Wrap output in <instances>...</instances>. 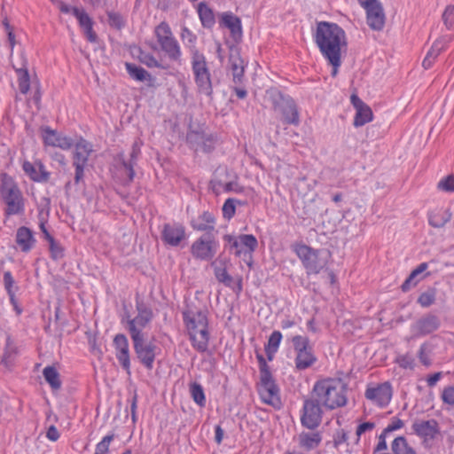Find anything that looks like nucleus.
I'll return each mask as SVG.
<instances>
[{
  "mask_svg": "<svg viewBox=\"0 0 454 454\" xmlns=\"http://www.w3.org/2000/svg\"><path fill=\"white\" fill-rule=\"evenodd\" d=\"M92 153V145L83 138L74 145L73 153V167L74 168V184L78 185L84 180V169L89 157Z\"/></svg>",
  "mask_w": 454,
  "mask_h": 454,
  "instance_id": "obj_16",
  "label": "nucleus"
},
{
  "mask_svg": "<svg viewBox=\"0 0 454 454\" xmlns=\"http://www.w3.org/2000/svg\"><path fill=\"white\" fill-rule=\"evenodd\" d=\"M223 239L226 250L242 258L248 267H252L253 254L258 247L257 239L253 234H225Z\"/></svg>",
  "mask_w": 454,
  "mask_h": 454,
  "instance_id": "obj_7",
  "label": "nucleus"
},
{
  "mask_svg": "<svg viewBox=\"0 0 454 454\" xmlns=\"http://www.w3.org/2000/svg\"><path fill=\"white\" fill-rule=\"evenodd\" d=\"M189 391L193 402L200 407H205L206 395L202 386L196 381L192 382L189 385Z\"/></svg>",
  "mask_w": 454,
  "mask_h": 454,
  "instance_id": "obj_44",
  "label": "nucleus"
},
{
  "mask_svg": "<svg viewBox=\"0 0 454 454\" xmlns=\"http://www.w3.org/2000/svg\"><path fill=\"white\" fill-rule=\"evenodd\" d=\"M154 36L157 44L165 56L172 62L182 65L181 46L174 36L169 25L166 21L160 22L154 28Z\"/></svg>",
  "mask_w": 454,
  "mask_h": 454,
  "instance_id": "obj_9",
  "label": "nucleus"
},
{
  "mask_svg": "<svg viewBox=\"0 0 454 454\" xmlns=\"http://www.w3.org/2000/svg\"><path fill=\"white\" fill-rule=\"evenodd\" d=\"M419 278V276L412 270L404 282L401 286V289L403 293L410 291L412 287H415L426 276Z\"/></svg>",
  "mask_w": 454,
  "mask_h": 454,
  "instance_id": "obj_50",
  "label": "nucleus"
},
{
  "mask_svg": "<svg viewBox=\"0 0 454 454\" xmlns=\"http://www.w3.org/2000/svg\"><path fill=\"white\" fill-rule=\"evenodd\" d=\"M451 217L452 213L450 208H439L429 211L427 214L429 225L436 229L443 228L451 220Z\"/></svg>",
  "mask_w": 454,
  "mask_h": 454,
  "instance_id": "obj_32",
  "label": "nucleus"
},
{
  "mask_svg": "<svg viewBox=\"0 0 454 454\" xmlns=\"http://www.w3.org/2000/svg\"><path fill=\"white\" fill-rule=\"evenodd\" d=\"M313 38L324 58L341 55V48L347 47L346 33L336 23L318 22Z\"/></svg>",
  "mask_w": 454,
  "mask_h": 454,
  "instance_id": "obj_1",
  "label": "nucleus"
},
{
  "mask_svg": "<svg viewBox=\"0 0 454 454\" xmlns=\"http://www.w3.org/2000/svg\"><path fill=\"white\" fill-rule=\"evenodd\" d=\"M435 299L436 290L434 288H428L427 291L419 294L417 302L422 308H428L435 302Z\"/></svg>",
  "mask_w": 454,
  "mask_h": 454,
  "instance_id": "obj_48",
  "label": "nucleus"
},
{
  "mask_svg": "<svg viewBox=\"0 0 454 454\" xmlns=\"http://www.w3.org/2000/svg\"><path fill=\"white\" fill-rule=\"evenodd\" d=\"M18 74V84L20 93L27 94L30 88V78L27 68L16 70Z\"/></svg>",
  "mask_w": 454,
  "mask_h": 454,
  "instance_id": "obj_47",
  "label": "nucleus"
},
{
  "mask_svg": "<svg viewBox=\"0 0 454 454\" xmlns=\"http://www.w3.org/2000/svg\"><path fill=\"white\" fill-rule=\"evenodd\" d=\"M322 407L324 406L319 400L310 393V396L305 398L303 402L301 414V426L310 430L318 427L323 419Z\"/></svg>",
  "mask_w": 454,
  "mask_h": 454,
  "instance_id": "obj_15",
  "label": "nucleus"
},
{
  "mask_svg": "<svg viewBox=\"0 0 454 454\" xmlns=\"http://www.w3.org/2000/svg\"><path fill=\"white\" fill-rule=\"evenodd\" d=\"M49 250L51 253V257L55 261L63 258L65 255L64 248L57 240L49 245Z\"/></svg>",
  "mask_w": 454,
  "mask_h": 454,
  "instance_id": "obj_56",
  "label": "nucleus"
},
{
  "mask_svg": "<svg viewBox=\"0 0 454 454\" xmlns=\"http://www.w3.org/2000/svg\"><path fill=\"white\" fill-rule=\"evenodd\" d=\"M183 320L193 348L200 353L206 352L209 342L207 311L200 309L197 311L185 310L183 312Z\"/></svg>",
  "mask_w": 454,
  "mask_h": 454,
  "instance_id": "obj_3",
  "label": "nucleus"
},
{
  "mask_svg": "<svg viewBox=\"0 0 454 454\" xmlns=\"http://www.w3.org/2000/svg\"><path fill=\"white\" fill-rule=\"evenodd\" d=\"M268 94L274 111L281 114L282 122L287 125L298 126L300 124V113L293 98L278 90H272Z\"/></svg>",
  "mask_w": 454,
  "mask_h": 454,
  "instance_id": "obj_10",
  "label": "nucleus"
},
{
  "mask_svg": "<svg viewBox=\"0 0 454 454\" xmlns=\"http://www.w3.org/2000/svg\"><path fill=\"white\" fill-rule=\"evenodd\" d=\"M372 120V111L368 106H365L356 110L353 124L355 127H361L370 122Z\"/></svg>",
  "mask_w": 454,
  "mask_h": 454,
  "instance_id": "obj_46",
  "label": "nucleus"
},
{
  "mask_svg": "<svg viewBox=\"0 0 454 454\" xmlns=\"http://www.w3.org/2000/svg\"><path fill=\"white\" fill-rule=\"evenodd\" d=\"M43 144L47 146L59 147L62 150H69L74 146V140L50 127L43 129L42 135Z\"/></svg>",
  "mask_w": 454,
  "mask_h": 454,
  "instance_id": "obj_23",
  "label": "nucleus"
},
{
  "mask_svg": "<svg viewBox=\"0 0 454 454\" xmlns=\"http://www.w3.org/2000/svg\"><path fill=\"white\" fill-rule=\"evenodd\" d=\"M19 355V348L10 334H7L1 364L5 367L13 365Z\"/></svg>",
  "mask_w": 454,
  "mask_h": 454,
  "instance_id": "obj_34",
  "label": "nucleus"
},
{
  "mask_svg": "<svg viewBox=\"0 0 454 454\" xmlns=\"http://www.w3.org/2000/svg\"><path fill=\"white\" fill-rule=\"evenodd\" d=\"M347 384L340 378H325L315 382L311 394L327 409L334 410L347 404Z\"/></svg>",
  "mask_w": 454,
  "mask_h": 454,
  "instance_id": "obj_2",
  "label": "nucleus"
},
{
  "mask_svg": "<svg viewBox=\"0 0 454 454\" xmlns=\"http://www.w3.org/2000/svg\"><path fill=\"white\" fill-rule=\"evenodd\" d=\"M219 26L230 30L231 36L235 42L242 38L241 20L231 12H223L219 20Z\"/></svg>",
  "mask_w": 454,
  "mask_h": 454,
  "instance_id": "obj_25",
  "label": "nucleus"
},
{
  "mask_svg": "<svg viewBox=\"0 0 454 454\" xmlns=\"http://www.w3.org/2000/svg\"><path fill=\"white\" fill-rule=\"evenodd\" d=\"M452 36L450 35H442L439 39H437L431 49L427 53L422 66L425 69H429L439 54L446 48V46L451 42Z\"/></svg>",
  "mask_w": 454,
  "mask_h": 454,
  "instance_id": "obj_29",
  "label": "nucleus"
},
{
  "mask_svg": "<svg viewBox=\"0 0 454 454\" xmlns=\"http://www.w3.org/2000/svg\"><path fill=\"white\" fill-rule=\"evenodd\" d=\"M374 427H375V423L371 422V421L364 422V423H361L360 425H358V427H356V443L359 442L360 437L363 434H364L367 431H372Z\"/></svg>",
  "mask_w": 454,
  "mask_h": 454,
  "instance_id": "obj_61",
  "label": "nucleus"
},
{
  "mask_svg": "<svg viewBox=\"0 0 454 454\" xmlns=\"http://www.w3.org/2000/svg\"><path fill=\"white\" fill-rule=\"evenodd\" d=\"M229 62L232 73L233 82L237 85L241 84L243 82L245 68L243 60L239 56L238 50L231 49Z\"/></svg>",
  "mask_w": 454,
  "mask_h": 454,
  "instance_id": "obj_31",
  "label": "nucleus"
},
{
  "mask_svg": "<svg viewBox=\"0 0 454 454\" xmlns=\"http://www.w3.org/2000/svg\"><path fill=\"white\" fill-rule=\"evenodd\" d=\"M396 363L399 364L401 368L403 369H413L414 367V358L408 354L399 356L396 358Z\"/></svg>",
  "mask_w": 454,
  "mask_h": 454,
  "instance_id": "obj_60",
  "label": "nucleus"
},
{
  "mask_svg": "<svg viewBox=\"0 0 454 454\" xmlns=\"http://www.w3.org/2000/svg\"><path fill=\"white\" fill-rule=\"evenodd\" d=\"M113 346L115 349L116 359L118 360L121 367L128 375H130V352L127 336L123 333H117L114 337Z\"/></svg>",
  "mask_w": 454,
  "mask_h": 454,
  "instance_id": "obj_21",
  "label": "nucleus"
},
{
  "mask_svg": "<svg viewBox=\"0 0 454 454\" xmlns=\"http://www.w3.org/2000/svg\"><path fill=\"white\" fill-rule=\"evenodd\" d=\"M125 68L129 75L135 81L151 82L153 79L150 73L136 64L127 62L125 63Z\"/></svg>",
  "mask_w": 454,
  "mask_h": 454,
  "instance_id": "obj_39",
  "label": "nucleus"
},
{
  "mask_svg": "<svg viewBox=\"0 0 454 454\" xmlns=\"http://www.w3.org/2000/svg\"><path fill=\"white\" fill-rule=\"evenodd\" d=\"M223 217L231 220L236 214V199H227L222 207Z\"/></svg>",
  "mask_w": 454,
  "mask_h": 454,
  "instance_id": "obj_51",
  "label": "nucleus"
},
{
  "mask_svg": "<svg viewBox=\"0 0 454 454\" xmlns=\"http://www.w3.org/2000/svg\"><path fill=\"white\" fill-rule=\"evenodd\" d=\"M204 224V225H212L215 228V218L214 215L208 211L203 212L196 220H192L191 222V226L193 228V225L196 224Z\"/></svg>",
  "mask_w": 454,
  "mask_h": 454,
  "instance_id": "obj_53",
  "label": "nucleus"
},
{
  "mask_svg": "<svg viewBox=\"0 0 454 454\" xmlns=\"http://www.w3.org/2000/svg\"><path fill=\"white\" fill-rule=\"evenodd\" d=\"M195 53L191 55V65L194 82L198 87L200 93L209 98L213 96V86L211 81V74L205 55L200 51H194Z\"/></svg>",
  "mask_w": 454,
  "mask_h": 454,
  "instance_id": "obj_11",
  "label": "nucleus"
},
{
  "mask_svg": "<svg viewBox=\"0 0 454 454\" xmlns=\"http://www.w3.org/2000/svg\"><path fill=\"white\" fill-rule=\"evenodd\" d=\"M193 230L205 231L191 247L192 256L200 261H211L216 254L219 242L216 240L217 231L212 225L196 224Z\"/></svg>",
  "mask_w": 454,
  "mask_h": 454,
  "instance_id": "obj_6",
  "label": "nucleus"
},
{
  "mask_svg": "<svg viewBox=\"0 0 454 454\" xmlns=\"http://www.w3.org/2000/svg\"><path fill=\"white\" fill-rule=\"evenodd\" d=\"M136 310L137 312L135 317H131L129 311H125L121 317V324L125 325L130 338L145 337L143 329H145L153 319V311L152 308L145 303L138 294L135 297Z\"/></svg>",
  "mask_w": 454,
  "mask_h": 454,
  "instance_id": "obj_4",
  "label": "nucleus"
},
{
  "mask_svg": "<svg viewBox=\"0 0 454 454\" xmlns=\"http://www.w3.org/2000/svg\"><path fill=\"white\" fill-rule=\"evenodd\" d=\"M392 395L393 388L388 381L377 385H368L364 392L365 398L380 408L387 407Z\"/></svg>",
  "mask_w": 454,
  "mask_h": 454,
  "instance_id": "obj_18",
  "label": "nucleus"
},
{
  "mask_svg": "<svg viewBox=\"0 0 454 454\" xmlns=\"http://www.w3.org/2000/svg\"><path fill=\"white\" fill-rule=\"evenodd\" d=\"M77 20L80 28L90 43H98V35L93 29L94 21L83 8L74 7L71 12Z\"/></svg>",
  "mask_w": 454,
  "mask_h": 454,
  "instance_id": "obj_24",
  "label": "nucleus"
},
{
  "mask_svg": "<svg viewBox=\"0 0 454 454\" xmlns=\"http://www.w3.org/2000/svg\"><path fill=\"white\" fill-rule=\"evenodd\" d=\"M160 239L166 246L184 247L187 239L184 225L177 222L164 223L160 231Z\"/></svg>",
  "mask_w": 454,
  "mask_h": 454,
  "instance_id": "obj_17",
  "label": "nucleus"
},
{
  "mask_svg": "<svg viewBox=\"0 0 454 454\" xmlns=\"http://www.w3.org/2000/svg\"><path fill=\"white\" fill-rule=\"evenodd\" d=\"M442 20L448 29H452L454 27V5H448L443 13Z\"/></svg>",
  "mask_w": 454,
  "mask_h": 454,
  "instance_id": "obj_55",
  "label": "nucleus"
},
{
  "mask_svg": "<svg viewBox=\"0 0 454 454\" xmlns=\"http://www.w3.org/2000/svg\"><path fill=\"white\" fill-rule=\"evenodd\" d=\"M255 356L259 364L260 372V383L257 387L260 397L264 403L274 407L279 406L281 403L279 387L272 376L270 368L261 353L256 352Z\"/></svg>",
  "mask_w": 454,
  "mask_h": 454,
  "instance_id": "obj_5",
  "label": "nucleus"
},
{
  "mask_svg": "<svg viewBox=\"0 0 454 454\" xmlns=\"http://www.w3.org/2000/svg\"><path fill=\"white\" fill-rule=\"evenodd\" d=\"M294 252L309 275L318 274L326 264V262L320 257V250L314 249L305 244L296 245Z\"/></svg>",
  "mask_w": 454,
  "mask_h": 454,
  "instance_id": "obj_14",
  "label": "nucleus"
},
{
  "mask_svg": "<svg viewBox=\"0 0 454 454\" xmlns=\"http://www.w3.org/2000/svg\"><path fill=\"white\" fill-rule=\"evenodd\" d=\"M217 263L223 265V262L222 260H215L211 263V266L214 268L215 278L226 286H231L233 280L231 276L227 272L224 267L218 266Z\"/></svg>",
  "mask_w": 454,
  "mask_h": 454,
  "instance_id": "obj_42",
  "label": "nucleus"
},
{
  "mask_svg": "<svg viewBox=\"0 0 454 454\" xmlns=\"http://www.w3.org/2000/svg\"><path fill=\"white\" fill-rule=\"evenodd\" d=\"M441 397L444 403L454 406V386L444 387Z\"/></svg>",
  "mask_w": 454,
  "mask_h": 454,
  "instance_id": "obj_59",
  "label": "nucleus"
},
{
  "mask_svg": "<svg viewBox=\"0 0 454 454\" xmlns=\"http://www.w3.org/2000/svg\"><path fill=\"white\" fill-rule=\"evenodd\" d=\"M186 142L195 152L210 153L215 150L218 137L216 134L207 133L202 128L190 129L186 134Z\"/></svg>",
  "mask_w": 454,
  "mask_h": 454,
  "instance_id": "obj_13",
  "label": "nucleus"
},
{
  "mask_svg": "<svg viewBox=\"0 0 454 454\" xmlns=\"http://www.w3.org/2000/svg\"><path fill=\"white\" fill-rule=\"evenodd\" d=\"M348 440V433L344 429H339L337 430L333 437V446L335 449H339L340 445L347 442Z\"/></svg>",
  "mask_w": 454,
  "mask_h": 454,
  "instance_id": "obj_57",
  "label": "nucleus"
},
{
  "mask_svg": "<svg viewBox=\"0 0 454 454\" xmlns=\"http://www.w3.org/2000/svg\"><path fill=\"white\" fill-rule=\"evenodd\" d=\"M316 362L317 356L314 354L313 348L296 352L294 363L298 371H304L311 367Z\"/></svg>",
  "mask_w": 454,
  "mask_h": 454,
  "instance_id": "obj_35",
  "label": "nucleus"
},
{
  "mask_svg": "<svg viewBox=\"0 0 454 454\" xmlns=\"http://www.w3.org/2000/svg\"><path fill=\"white\" fill-rule=\"evenodd\" d=\"M325 59L328 61L329 65H331L333 67L332 75L335 76L338 73L339 67L341 66V55L326 57Z\"/></svg>",
  "mask_w": 454,
  "mask_h": 454,
  "instance_id": "obj_62",
  "label": "nucleus"
},
{
  "mask_svg": "<svg viewBox=\"0 0 454 454\" xmlns=\"http://www.w3.org/2000/svg\"><path fill=\"white\" fill-rule=\"evenodd\" d=\"M283 335L279 331H273L270 335L267 343L264 346V350L268 361L274 359L275 354L278 352Z\"/></svg>",
  "mask_w": 454,
  "mask_h": 454,
  "instance_id": "obj_37",
  "label": "nucleus"
},
{
  "mask_svg": "<svg viewBox=\"0 0 454 454\" xmlns=\"http://www.w3.org/2000/svg\"><path fill=\"white\" fill-rule=\"evenodd\" d=\"M438 188L442 191L452 192H454V176L450 175L445 178L442 179L438 183Z\"/></svg>",
  "mask_w": 454,
  "mask_h": 454,
  "instance_id": "obj_58",
  "label": "nucleus"
},
{
  "mask_svg": "<svg viewBox=\"0 0 454 454\" xmlns=\"http://www.w3.org/2000/svg\"><path fill=\"white\" fill-rule=\"evenodd\" d=\"M292 343L295 353L313 348L309 338L301 335H294L292 338Z\"/></svg>",
  "mask_w": 454,
  "mask_h": 454,
  "instance_id": "obj_49",
  "label": "nucleus"
},
{
  "mask_svg": "<svg viewBox=\"0 0 454 454\" xmlns=\"http://www.w3.org/2000/svg\"><path fill=\"white\" fill-rule=\"evenodd\" d=\"M404 423L402 419L394 417L391 419V423L387 425L386 428H384L385 433H391L393 431L398 430L403 427Z\"/></svg>",
  "mask_w": 454,
  "mask_h": 454,
  "instance_id": "obj_64",
  "label": "nucleus"
},
{
  "mask_svg": "<svg viewBox=\"0 0 454 454\" xmlns=\"http://www.w3.org/2000/svg\"><path fill=\"white\" fill-rule=\"evenodd\" d=\"M108 24L116 29H121L125 26V21L119 12H107Z\"/></svg>",
  "mask_w": 454,
  "mask_h": 454,
  "instance_id": "obj_54",
  "label": "nucleus"
},
{
  "mask_svg": "<svg viewBox=\"0 0 454 454\" xmlns=\"http://www.w3.org/2000/svg\"><path fill=\"white\" fill-rule=\"evenodd\" d=\"M198 14L200 22L205 28H212L215 23V14L211 8H209L206 2H200L198 4Z\"/></svg>",
  "mask_w": 454,
  "mask_h": 454,
  "instance_id": "obj_38",
  "label": "nucleus"
},
{
  "mask_svg": "<svg viewBox=\"0 0 454 454\" xmlns=\"http://www.w3.org/2000/svg\"><path fill=\"white\" fill-rule=\"evenodd\" d=\"M4 289L9 296L10 303L17 315H20L23 311L22 308L18 304L16 299V292L19 290L11 271H5L3 276Z\"/></svg>",
  "mask_w": 454,
  "mask_h": 454,
  "instance_id": "obj_30",
  "label": "nucleus"
},
{
  "mask_svg": "<svg viewBox=\"0 0 454 454\" xmlns=\"http://www.w3.org/2000/svg\"><path fill=\"white\" fill-rule=\"evenodd\" d=\"M412 430L416 435L424 439H434L440 433L437 420L432 419L428 420H417L412 426Z\"/></svg>",
  "mask_w": 454,
  "mask_h": 454,
  "instance_id": "obj_26",
  "label": "nucleus"
},
{
  "mask_svg": "<svg viewBox=\"0 0 454 454\" xmlns=\"http://www.w3.org/2000/svg\"><path fill=\"white\" fill-rule=\"evenodd\" d=\"M22 169L34 182L47 183L50 179L51 173L46 170L44 165L41 161L31 163L25 160L22 164Z\"/></svg>",
  "mask_w": 454,
  "mask_h": 454,
  "instance_id": "obj_27",
  "label": "nucleus"
},
{
  "mask_svg": "<svg viewBox=\"0 0 454 454\" xmlns=\"http://www.w3.org/2000/svg\"><path fill=\"white\" fill-rule=\"evenodd\" d=\"M114 437L115 435L114 433L104 436L102 440L97 443L95 451L98 454H108L110 444L114 441Z\"/></svg>",
  "mask_w": 454,
  "mask_h": 454,
  "instance_id": "obj_52",
  "label": "nucleus"
},
{
  "mask_svg": "<svg viewBox=\"0 0 454 454\" xmlns=\"http://www.w3.org/2000/svg\"><path fill=\"white\" fill-rule=\"evenodd\" d=\"M140 154L141 149L137 142L133 143L129 159L126 158L123 152L116 154L114 158L117 163L116 168L122 177V183L124 185H129L134 181L136 176L135 167L137 164V160Z\"/></svg>",
  "mask_w": 454,
  "mask_h": 454,
  "instance_id": "obj_12",
  "label": "nucleus"
},
{
  "mask_svg": "<svg viewBox=\"0 0 454 454\" xmlns=\"http://www.w3.org/2000/svg\"><path fill=\"white\" fill-rule=\"evenodd\" d=\"M43 375L45 381L50 385L53 391L59 390L61 388L62 381L60 380V374L54 366L49 365L44 367L43 370Z\"/></svg>",
  "mask_w": 454,
  "mask_h": 454,
  "instance_id": "obj_40",
  "label": "nucleus"
},
{
  "mask_svg": "<svg viewBox=\"0 0 454 454\" xmlns=\"http://www.w3.org/2000/svg\"><path fill=\"white\" fill-rule=\"evenodd\" d=\"M388 433H385V430L381 432V434L379 436V442L377 445L375 446L373 450V454H376L377 452H380L383 450H386L387 449V444L386 442L387 434Z\"/></svg>",
  "mask_w": 454,
  "mask_h": 454,
  "instance_id": "obj_63",
  "label": "nucleus"
},
{
  "mask_svg": "<svg viewBox=\"0 0 454 454\" xmlns=\"http://www.w3.org/2000/svg\"><path fill=\"white\" fill-rule=\"evenodd\" d=\"M15 241L20 251L26 254L30 252L36 243L34 231L26 226H20L17 229Z\"/></svg>",
  "mask_w": 454,
  "mask_h": 454,
  "instance_id": "obj_28",
  "label": "nucleus"
},
{
  "mask_svg": "<svg viewBox=\"0 0 454 454\" xmlns=\"http://www.w3.org/2000/svg\"><path fill=\"white\" fill-rule=\"evenodd\" d=\"M133 348L138 361L147 369L152 370L156 357L157 346L151 342L145 343V337L131 338Z\"/></svg>",
  "mask_w": 454,
  "mask_h": 454,
  "instance_id": "obj_20",
  "label": "nucleus"
},
{
  "mask_svg": "<svg viewBox=\"0 0 454 454\" xmlns=\"http://www.w3.org/2000/svg\"><path fill=\"white\" fill-rule=\"evenodd\" d=\"M180 37L184 43V45L189 49L190 55L194 54V51H200L196 46L197 35L187 27H182Z\"/></svg>",
  "mask_w": 454,
  "mask_h": 454,
  "instance_id": "obj_43",
  "label": "nucleus"
},
{
  "mask_svg": "<svg viewBox=\"0 0 454 454\" xmlns=\"http://www.w3.org/2000/svg\"><path fill=\"white\" fill-rule=\"evenodd\" d=\"M322 442L320 432H301L299 434V445L306 450H312L319 446Z\"/></svg>",
  "mask_w": 454,
  "mask_h": 454,
  "instance_id": "obj_36",
  "label": "nucleus"
},
{
  "mask_svg": "<svg viewBox=\"0 0 454 454\" xmlns=\"http://www.w3.org/2000/svg\"><path fill=\"white\" fill-rule=\"evenodd\" d=\"M441 325L440 317L433 312H427L411 325V332L416 337H424L438 331Z\"/></svg>",
  "mask_w": 454,
  "mask_h": 454,
  "instance_id": "obj_19",
  "label": "nucleus"
},
{
  "mask_svg": "<svg viewBox=\"0 0 454 454\" xmlns=\"http://www.w3.org/2000/svg\"><path fill=\"white\" fill-rule=\"evenodd\" d=\"M133 54L140 63L145 65L149 68L157 67L165 70L169 67L168 64L158 60L152 53L145 51L140 47H136Z\"/></svg>",
  "mask_w": 454,
  "mask_h": 454,
  "instance_id": "obj_33",
  "label": "nucleus"
},
{
  "mask_svg": "<svg viewBox=\"0 0 454 454\" xmlns=\"http://www.w3.org/2000/svg\"><path fill=\"white\" fill-rule=\"evenodd\" d=\"M366 11L367 25L373 30L380 31L385 25V13L381 4L375 0L369 5L363 6Z\"/></svg>",
  "mask_w": 454,
  "mask_h": 454,
  "instance_id": "obj_22",
  "label": "nucleus"
},
{
  "mask_svg": "<svg viewBox=\"0 0 454 454\" xmlns=\"http://www.w3.org/2000/svg\"><path fill=\"white\" fill-rule=\"evenodd\" d=\"M4 179L0 185V193L6 207L4 209L5 217L25 213V199L20 189L8 177L7 174L3 175Z\"/></svg>",
  "mask_w": 454,
  "mask_h": 454,
  "instance_id": "obj_8",
  "label": "nucleus"
},
{
  "mask_svg": "<svg viewBox=\"0 0 454 454\" xmlns=\"http://www.w3.org/2000/svg\"><path fill=\"white\" fill-rule=\"evenodd\" d=\"M391 450L393 454H417L404 436H397L394 439L391 443Z\"/></svg>",
  "mask_w": 454,
  "mask_h": 454,
  "instance_id": "obj_41",
  "label": "nucleus"
},
{
  "mask_svg": "<svg viewBox=\"0 0 454 454\" xmlns=\"http://www.w3.org/2000/svg\"><path fill=\"white\" fill-rule=\"evenodd\" d=\"M212 184L213 192L215 194H218L216 191V186H223L224 192H235V193H242L244 192L245 188L240 185L237 181H231L226 184H223L220 180H212L210 182Z\"/></svg>",
  "mask_w": 454,
  "mask_h": 454,
  "instance_id": "obj_45",
  "label": "nucleus"
}]
</instances>
